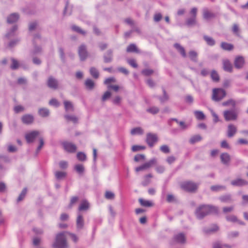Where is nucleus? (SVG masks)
I'll return each instance as SVG.
<instances>
[{
    "label": "nucleus",
    "mask_w": 248,
    "mask_h": 248,
    "mask_svg": "<svg viewBox=\"0 0 248 248\" xmlns=\"http://www.w3.org/2000/svg\"><path fill=\"white\" fill-rule=\"evenodd\" d=\"M77 158L78 160L81 161H84L86 159V155L83 152H78L77 155Z\"/></svg>",
    "instance_id": "ea45409f"
},
{
    "label": "nucleus",
    "mask_w": 248,
    "mask_h": 248,
    "mask_svg": "<svg viewBox=\"0 0 248 248\" xmlns=\"http://www.w3.org/2000/svg\"><path fill=\"white\" fill-rule=\"evenodd\" d=\"M75 169L78 173H83L84 171V167L83 165L78 164L75 166Z\"/></svg>",
    "instance_id": "79ce46f5"
},
{
    "label": "nucleus",
    "mask_w": 248,
    "mask_h": 248,
    "mask_svg": "<svg viewBox=\"0 0 248 248\" xmlns=\"http://www.w3.org/2000/svg\"><path fill=\"white\" fill-rule=\"evenodd\" d=\"M221 202H229L232 201L231 196L230 195H225L220 197V198Z\"/></svg>",
    "instance_id": "864d4df0"
},
{
    "label": "nucleus",
    "mask_w": 248,
    "mask_h": 248,
    "mask_svg": "<svg viewBox=\"0 0 248 248\" xmlns=\"http://www.w3.org/2000/svg\"><path fill=\"white\" fill-rule=\"evenodd\" d=\"M112 51L111 50H108L107 52V55L108 56H104V62H105L108 63L109 62L112 60Z\"/></svg>",
    "instance_id": "e433bc0d"
},
{
    "label": "nucleus",
    "mask_w": 248,
    "mask_h": 248,
    "mask_svg": "<svg viewBox=\"0 0 248 248\" xmlns=\"http://www.w3.org/2000/svg\"><path fill=\"white\" fill-rule=\"evenodd\" d=\"M180 186L183 190L188 192L194 193L198 189L199 184L192 181H187L181 182Z\"/></svg>",
    "instance_id": "7ed1b4c3"
},
{
    "label": "nucleus",
    "mask_w": 248,
    "mask_h": 248,
    "mask_svg": "<svg viewBox=\"0 0 248 248\" xmlns=\"http://www.w3.org/2000/svg\"><path fill=\"white\" fill-rule=\"evenodd\" d=\"M39 132L33 131L28 133L25 135V139L28 143L32 142L34 139L39 135Z\"/></svg>",
    "instance_id": "9d476101"
},
{
    "label": "nucleus",
    "mask_w": 248,
    "mask_h": 248,
    "mask_svg": "<svg viewBox=\"0 0 248 248\" xmlns=\"http://www.w3.org/2000/svg\"><path fill=\"white\" fill-rule=\"evenodd\" d=\"M89 208V203L86 200H84L81 202V203L80 204L79 207H78V210L79 211H85L87 210Z\"/></svg>",
    "instance_id": "5701e85b"
},
{
    "label": "nucleus",
    "mask_w": 248,
    "mask_h": 248,
    "mask_svg": "<svg viewBox=\"0 0 248 248\" xmlns=\"http://www.w3.org/2000/svg\"><path fill=\"white\" fill-rule=\"evenodd\" d=\"M78 197L75 196L71 198L70 203L68 206V208H71L73 205L75 204L78 201Z\"/></svg>",
    "instance_id": "a18cd8bd"
},
{
    "label": "nucleus",
    "mask_w": 248,
    "mask_h": 248,
    "mask_svg": "<svg viewBox=\"0 0 248 248\" xmlns=\"http://www.w3.org/2000/svg\"><path fill=\"white\" fill-rule=\"evenodd\" d=\"M220 160L222 163L228 165L231 161V156L227 153H222L220 155Z\"/></svg>",
    "instance_id": "4468645a"
},
{
    "label": "nucleus",
    "mask_w": 248,
    "mask_h": 248,
    "mask_svg": "<svg viewBox=\"0 0 248 248\" xmlns=\"http://www.w3.org/2000/svg\"><path fill=\"white\" fill-rule=\"evenodd\" d=\"M65 118L68 121H72L74 123L78 122V118L75 116L66 115Z\"/></svg>",
    "instance_id": "09e8293b"
},
{
    "label": "nucleus",
    "mask_w": 248,
    "mask_h": 248,
    "mask_svg": "<svg viewBox=\"0 0 248 248\" xmlns=\"http://www.w3.org/2000/svg\"><path fill=\"white\" fill-rule=\"evenodd\" d=\"M194 114L196 118L198 120H203L205 118V115L201 111H195Z\"/></svg>",
    "instance_id": "c9c22d12"
},
{
    "label": "nucleus",
    "mask_w": 248,
    "mask_h": 248,
    "mask_svg": "<svg viewBox=\"0 0 248 248\" xmlns=\"http://www.w3.org/2000/svg\"><path fill=\"white\" fill-rule=\"evenodd\" d=\"M27 189L26 188H24L23 189V190L22 191L21 194H20V195L19 196L18 199H17V201L18 202L21 201L23 199V198H24L25 195L27 193Z\"/></svg>",
    "instance_id": "13d9d810"
},
{
    "label": "nucleus",
    "mask_w": 248,
    "mask_h": 248,
    "mask_svg": "<svg viewBox=\"0 0 248 248\" xmlns=\"http://www.w3.org/2000/svg\"><path fill=\"white\" fill-rule=\"evenodd\" d=\"M128 64L134 68H137L138 64L134 59H129L127 61Z\"/></svg>",
    "instance_id": "bf43d9fd"
},
{
    "label": "nucleus",
    "mask_w": 248,
    "mask_h": 248,
    "mask_svg": "<svg viewBox=\"0 0 248 248\" xmlns=\"http://www.w3.org/2000/svg\"><path fill=\"white\" fill-rule=\"evenodd\" d=\"M174 239L176 242L181 243H185L186 241L185 236L183 233H179L176 235L174 237Z\"/></svg>",
    "instance_id": "cd10ccee"
},
{
    "label": "nucleus",
    "mask_w": 248,
    "mask_h": 248,
    "mask_svg": "<svg viewBox=\"0 0 248 248\" xmlns=\"http://www.w3.org/2000/svg\"><path fill=\"white\" fill-rule=\"evenodd\" d=\"M235 105V101L232 99H229L226 101H225L223 102L222 105L224 106H234Z\"/></svg>",
    "instance_id": "49530a36"
},
{
    "label": "nucleus",
    "mask_w": 248,
    "mask_h": 248,
    "mask_svg": "<svg viewBox=\"0 0 248 248\" xmlns=\"http://www.w3.org/2000/svg\"><path fill=\"white\" fill-rule=\"evenodd\" d=\"M48 87L53 89H56L58 86V83L56 79L50 77L48 78L47 82Z\"/></svg>",
    "instance_id": "dca6fc26"
},
{
    "label": "nucleus",
    "mask_w": 248,
    "mask_h": 248,
    "mask_svg": "<svg viewBox=\"0 0 248 248\" xmlns=\"http://www.w3.org/2000/svg\"><path fill=\"white\" fill-rule=\"evenodd\" d=\"M174 46L183 57L185 58L186 57V55L185 49L183 46L177 43L175 44Z\"/></svg>",
    "instance_id": "b1692460"
},
{
    "label": "nucleus",
    "mask_w": 248,
    "mask_h": 248,
    "mask_svg": "<svg viewBox=\"0 0 248 248\" xmlns=\"http://www.w3.org/2000/svg\"><path fill=\"white\" fill-rule=\"evenodd\" d=\"M59 166L62 169H66L68 167V163L65 161H62L59 163Z\"/></svg>",
    "instance_id": "69168bd1"
},
{
    "label": "nucleus",
    "mask_w": 248,
    "mask_h": 248,
    "mask_svg": "<svg viewBox=\"0 0 248 248\" xmlns=\"http://www.w3.org/2000/svg\"><path fill=\"white\" fill-rule=\"evenodd\" d=\"M52 247L53 248H67L68 244L65 232L56 234Z\"/></svg>",
    "instance_id": "f03ea898"
},
{
    "label": "nucleus",
    "mask_w": 248,
    "mask_h": 248,
    "mask_svg": "<svg viewBox=\"0 0 248 248\" xmlns=\"http://www.w3.org/2000/svg\"><path fill=\"white\" fill-rule=\"evenodd\" d=\"M130 133L132 135H142L143 133V130L141 127H137L132 129Z\"/></svg>",
    "instance_id": "bb28decb"
},
{
    "label": "nucleus",
    "mask_w": 248,
    "mask_h": 248,
    "mask_svg": "<svg viewBox=\"0 0 248 248\" xmlns=\"http://www.w3.org/2000/svg\"><path fill=\"white\" fill-rule=\"evenodd\" d=\"M218 209L217 207L210 205L200 206L196 211V215L199 218H202L210 214H217Z\"/></svg>",
    "instance_id": "f257e3e1"
},
{
    "label": "nucleus",
    "mask_w": 248,
    "mask_h": 248,
    "mask_svg": "<svg viewBox=\"0 0 248 248\" xmlns=\"http://www.w3.org/2000/svg\"><path fill=\"white\" fill-rule=\"evenodd\" d=\"M225 187L222 186H213L211 187L212 191H217L225 189Z\"/></svg>",
    "instance_id": "3c124183"
},
{
    "label": "nucleus",
    "mask_w": 248,
    "mask_h": 248,
    "mask_svg": "<svg viewBox=\"0 0 248 248\" xmlns=\"http://www.w3.org/2000/svg\"><path fill=\"white\" fill-rule=\"evenodd\" d=\"M210 76L214 82H217L219 81L220 79L218 73L216 70H213L211 72Z\"/></svg>",
    "instance_id": "a878e982"
},
{
    "label": "nucleus",
    "mask_w": 248,
    "mask_h": 248,
    "mask_svg": "<svg viewBox=\"0 0 248 248\" xmlns=\"http://www.w3.org/2000/svg\"><path fill=\"white\" fill-rule=\"evenodd\" d=\"M85 84L87 88L89 89H92L94 87V83L92 80L88 79L86 80Z\"/></svg>",
    "instance_id": "a19ab883"
},
{
    "label": "nucleus",
    "mask_w": 248,
    "mask_h": 248,
    "mask_svg": "<svg viewBox=\"0 0 248 248\" xmlns=\"http://www.w3.org/2000/svg\"><path fill=\"white\" fill-rule=\"evenodd\" d=\"M226 220L228 221L231 222L232 223H237L239 225H245V223L244 222L238 219L237 217L233 215H229L226 217Z\"/></svg>",
    "instance_id": "ddd939ff"
},
{
    "label": "nucleus",
    "mask_w": 248,
    "mask_h": 248,
    "mask_svg": "<svg viewBox=\"0 0 248 248\" xmlns=\"http://www.w3.org/2000/svg\"><path fill=\"white\" fill-rule=\"evenodd\" d=\"M115 79L114 78H109L107 79L104 81V83L106 85H107L108 86H110L109 84L111 82H115Z\"/></svg>",
    "instance_id": "680f3d73"
},
{
    "label": "nucleus",
    "mask_w": 248,
    "mask_h": 248,
    "mask_svg": "<svg viewBox=\"0 0 248 248\" xmlns=\"http://www.w3.org/2000/svg\"><path fill=\"white\" fill-rule=\"evenodd\" d=\"M175 201V197L172 194H168L167 196V201L168 202H173Z\"/></svg>",
    "instance_id": "774afa93"
},
{
    "label": "nucleus",
    "mask_w": 248,
    "mask_h": 248,
    "mask_svg": "<svg viewBox=\"0 0 248 248\" xmlns=\"http://www.w3.org/2000/svg\"><path fill=\"white\" fill-rule=\"evenodd\" d=\"M160 149L164 153H169L170 151L169 147L166 145H163L160 146Z\"/></svg>",
    "instance_id": "4d7b16f0"
},
{
    "label": "nucleus",
    "mask_w": 248,
    "mask_h": 248,
    "mask_svg": "<svg viewBox=\"0 0 248 248\" xmlns=\"http://www.w3.org/2000/svg\"><path fill=\"white\" fill-rule=\"evenodd\" d=\"M40 115L42 117H46L49 115V110L46 108H42L39 110Z\"/></svg>",
    "instance_id": "f704fd0d"
},
{
    "label": "nucleus",
    "mask_w": 248,
    "mask_h": 248,
    "mask_svg": "<svg viewBox=\"0 0 248 248\" xmlns=\"http://www.w3.org/2000/svg\"><path fill=\"white\" fill-rule=\"evenodd\" d=\"M221 47L223 49L228 51H231L233 49V46L232 44L226 42H222Z\"/></svg>",
    "instance_id": "393cba45"
},
{
    "label": "nucleus",
    "mask_w": 248,
    "mask_h": 248,
    "mask_svg": "<svg viewBox=\"0 0 248 248\" xmlns=\"http://www.w3.org/2000/svg\"><path fill=\"white\" fill-rule=\"evenodd\" d=\"M141 73L143 75L148 76L152 75L154 73V71L152 69H146L143 70Z\"/></svg>",
    "instance_id": "603ef678"
},
{
    "label": "nucleus",
    "mask_w": 248,
    "mask_h": 248,
    "mask_svg": "<svg viewBox=\"0 0 248 248\" xmlns=\"http://www.w3.org/2000/svg\"><path fill=\"white\" fill-rule=\"evenodd\" d=\"M110 96H111V93L109 92H108V91L106 92L102 96V101H105L107 99L109 98L110 97Z\"/></svg>",
    "instance_id": "0e129e2a"
},
{
    "label": "nucleus",
    "mask_w": 248,
    "mask_h": 248,
    "mask_svg": "<svg viewBox=\"0 0 248 248\" xmlns=\"http://www.w3.org/2000/svg\"><path fill=\"white\" fill-rule=\"evenodd\" d=\"M196 22V17H192L191 18H188L186 21V24L188 25H194Z\"/></svg>",
    "instance_id": "8fccbe9b"
},
{
    "label": "nucleus",
    "mask_w": 248,
    "mask_h": 248,
    "mask_svg": "<svg viewBox=\"0 0 248 248\" xmlns=\"http://www.w3.org/2000/svg\"><path fill=\"white\" fill-rule=\"evenodd\" d=\"M202 139V138L200 135H194L191 137V138L189 140V142L191 144H194L196 142L201 141Z\"/></svg>",
    "instance_id": "c756f323"
},
{
    "label": "nucleus",
    "mask_w": 248,
    "mask_h": 248,
    "mask_svg": "<svg viewBox=\"0 0 248 248\" xmlns=\"http://www.w3.org/2000/svg\"><path fill=\"white\" fill-rule=\"evenodd\" d=\"M216 16L214 13L209 11L207 9H204L203 11V17L206 20L213 18Z\"/></svg>",
    "instance_id": "aec40b11"
},
{
    "label": "nucleus",
    "mask_w": 248,
    "mask_h": 248,
    "mask_svg": "<svg viewBox=\"0 0 248 248\" xmlns=\"http://www.w3.org/2000/svg\"><path fill=\"white\" fill-rule=\"evenodd\" d=\"M66 232V235L67 236V235H69L74 242H77L78 237L75 234L70 233L68 232Z\"/></svg>",
    "instance_id": "052dcab7"
},
{
    "label": "nucleus",
    "mask_w": 248,
    "mask_h": 248,
    "mask_svg": "<svg viewBox=\"0 0 248 248\" xmlns=\"http://www.w3.org/2000/svg\"><path fill=\"white\" fill-rule=\"evenodd\" d=\"M114 194L109 191H107L105 193V198L107 199L112 200L114 198Z\"/></svg>",
    "instance_id": "de8ad7c7"
},
{
    "label": "nucleus",
    "mask_w": 248,
    "mask_h": 248,
    "mask_svg": "<svg viewBox=\"0 0 248 248\" xmlns=\"http://www.w3.org/2000/svg\"><path fill=\"white\" fill-rule=\"evenodd\" d=\"M127 52H135L137 53H140V51L137 48L136 45L134 44H130L126 48Z\"/></svg>",
    "instance_id": "412c9836"
},
{
    "label": "nucleus",
    "mask_w": 248,
    "mask_h": 248,
    "mask_svg": "<svg viewBox=\"0 0 248 248\" xmlns=\"http://www.w3.org/2000/svg\"><path fill=\"white\" fill-rule=\"evenodd\" d=\"M203 39L208 45L213 46L215 44V41L214 39L207 35H204Z\"/></svg>",
    "instance_id": "c85d7f7f"
},
{
    "label": "nucleus",
    "mask_w": 248,
    "mask_h": 248,
    "mask_svg": "<svg viewBox=\"0 0 248 248\" xmlns=\"http://www.w3.org/2000/svg\"><path fill=\"white\" fill-rule=\"evenodd\" d=\"M159 109L156 107H152L147 109V111L152 114H155L159 112Z\"/></svg>",
    "instance_id": "58836bf2"
},
{
    "label": "nucleus",
    "mask_w": 248,
    "mask_h": 248,
    "mask_svg": "<svg viewBox=\"0 0 248 248\" xmlns=\"http://www.w3.org/2000/svg\"><path fill=\"white\" fill-rule=\"evenodd\" d=\"M162 18V15L160 13H157L154 15V19L155 22L159 21Z\"/></svg>",
    "instance_id": "338daca9"
},
{
    "label": "nucleus",
    "mask_w": 248,
    "mask_h": 248,
    "mask_svg": "<svg viewBox=\"0 0 248 248\" xmlns=\"http://www.w3.org/2000/svg\"><path fill=\"white\" fill-rule=\"evenodd\" d=\"M232 185L233 186H242L248 185V182L245 179L238 178L231 182Z\"/></svg>",
    "instance_id": "f8f14e48"
},
{
    "label": "nucleus",
    "mask_w": 248,
    "mask_h": 248,
    "mask_svg": "<svg viewBox=\"0 0 248 248\" xmlns=\"http://www.w3.org/2000/svg\"><path fill=\"white\" fill-rule=\"evenodd\" d=\"M84 225V218L82 215H78L76 220V225L78 230L83 228Z\"/></svg>",
    "instance_id": "a211bd4d"
},
{
    "label": "nucleus",
    "mask_w": 248,
    "mask_h": 248,
    "mask_svg": "<svg viewBox=\"0 0 248 248\" xmlns=\"http://www.w3.org/2000/svg\"><path fill=\"white\" fill-rule=\"evenodd\" d=\"M12 64L11 66V68L12 69H16L18 67L19 64L18 62L14 59H12Z\"/></svg>",
    "instance_id": "5fc2aeb1"
},
{
    "label": "nucleus",
    "mask_w": 248,
    "mask_h": 248,
    "mask_svg": "<svg viewBox=\"0 0 248 248\" xmlns=\"http://www.w3.org/2000/svg\"><path fill=\"white\" fill-rule=\"evenodd\" d=\"M188 54L189 58L191 59V60L194 62L197 61L198 54L196 51L194 50H191L189 52Z\"/></svg>",
    "instance_id": "473e14b6"
},
{
    "label": "nucleus",
    "mask_w": 248,
    "mask_h": 248,
    "mask_svg": "<svg viewBox=\"0 0 248 248\" xmlns=\"http://www.w3.org/2000/svg\"><path fill=\"white\" fill-rule=\"evenodd\" d=\"M19 18V16L17 14L14 13L10 15L7 18V22L9 23H12L17 21Z\"/></svg>",
    "instance_id": "4be33fe9"
},
{
    "label": "nucleus",
    "mask_w": 248,
    "mask_h": 248,
    "mask_svg": "<svg viewBox=\"0 0 248 248\" xmlns=\"http://www.w3.org/2000/svg\"><path fill=\"white\" fill-rule=\"evenodd\" d=\"M226 92L222 88H214L212 90V99L215 101H219L226 95Z\"/></svg>",
    "instance_id": "20e7f679"
},
{
    "label": "nucleus",
    "mask_w": 248,
    "mask_h": 248,
    "mask_svg": "<svg viewBox=\"0 0 248 248\" xmlns=\"http://www.w3.org/2000/svg\"><path fill=\"white\" fill-rule=\"evenodd\" d=\"M225 120L228 121L231 120H235L237 117V114L234 110H226L223 113Z\"/></svg>",
    "instance_id": "0eeeda50"
},
{
    "label": "nucleus",
    "mask_w": 248,
    "mask_h": 248,
    "mask_svg": "<svg viewBox=\"0 0 248 248\" xmlns=\"http://www.w3.org/2000/svg\"><path fill=\"white\" fill-rule=\"evenodd\" d=\"M90 74L95 78H97L99 77V73L97 70L94 67H92L90 69Z\"/></svg>",
    "instance_id": "4c0bfd02"
},
{
    "label": "nucleus",
    "mask_w": 248,
    "mask_h": 248,
    "mask_svg": "<svg viewBox=\"0 0 248 248\" xmlns=\"http://www.w3.org/2000/svg\"><path fill=\"white\" fill-rule=\"evenodd\" d=\"M245 63L244 58L242 56H237L235 58L234 64L235 68L239 69L242 68Z\"/></svg>",
    "instance_id": "9b49d317"
},
{
    "label": "nucleus",
    "mask_w": 248,
    "mask_h": 248,
    "mask_svg": "<svg viewBox=\"0 0 248 248\" xmlns=\"http://www.w3.org/2000/svg\"><path fill=\"white\" fill-rule=\"evenodd\" d=\"M66 172L64 171H57L55 173V175L57 179H61L66 177Z\"/></svg>",
    "instance_id": "7c9ffc66"
},
{
    "label": "nucleus",
    "mask_w": 248,
    "mask_h": 248,
    "mask_svg": "<svg viewBox=\"0 0 248 248\" xmlns=\"http://www.w3.org/2000/svg\"><path fill=\"white\" fill-rule=\"evenodd\" d=\"M213 248H231V247L228 245L221 246L220 244L217 243L214 244Z\"/></svg>",
    "instance_id": "6e6d98bb"
},
{
    "label": "nucleus",
    "mask_w": 248,
    "mask_h": 248,
    "mask_svg": "<svg viewBox=\"0 0 248 248\" xmlns=\"http://www.w3.org/2000/svg\"><path fill=\"white\" fill-rule=\"evenodd\" d=\"M139 202L140 204L143 206L150 207L153 205V203L147 200H144L142 199H139Z\"/></svg>",
    "instance_id": "72a5a7b5"
},
{
    "label": "nucleus",
    "mask_w": 248,
    "mask_h": 248,
    "mask_svg": "<svg viewBox=\"0 0 248 248\" xmlns=\"http://www.w3.org/2000/svg\"><path fill=\"white\" fill-rule=\"evenodd\" d=\"M78 53L81 61L85 60L88 55L86 46L84 45H82L79 47Z\"/></svg>",
    "instance_id": "1a4fd4ad"
},
{
    "label": "nucleus",
    "mask_w": 248,
    "mask_h": 248,
    "mask_svg": "<svg viewBox=\"0 0 248 248\" xmlns=\"http://www.w3.org/2000/svg\"><path fill=\"white\" fill-rule=\"evenodd\" d=\"M156 159L153 158V159L150 160L148 162H146V163H144L142 165L140 166H139L138 167H137L135 169V170H136V172H139V171H141V170H146L147 169L150 168L152 166L156 164Z\"/></svg>",
    "instance_id": "39448f33"
},
{
    "label": "nucleus",
    "mask_w": 248,
    "mask_h": 248,
    "mask_svg": "<svg viewBox=\"0 0 248 248\" xmlns=\"http://www.w3.org/2000/svg\"><path fill=\"white\" fill-rule=\"evenodd\" d=\"M72 29L73 31L80 33L83 35H85L86 34V32L81 29L79 27L74 25L72 27Z\"/></svg>",
    "instance_id": "c03bdc74"
},
{
    "label": "nucleus",
    "mask_w": 248,
    "mask_h": 248,
    "mask_svg": "<svg viewBox=\"0 0 248 248\" xmlns=\"http://www.w3.org/2000/svg\"><path fill=\"white\" fill-rule=\"evenodd\" d=\"M223 67L225 71L232 72V65L228 60H224L223 61Z\"/></svg>",
    "instance_id": "f3484780"
},
{
    "label": "nucleus",
    "mask_w": 248,
    "mask_h": 248,
    "mask_svg": "<svg viewBox=\"0 0 248 248\" xmlns=\"http://www.w3.org/2000/svg\"><path fill=\"white\" fill-rule=\"evenodd\" d=\"M146 147L145 146H141V145H133L132 147V151L133 152H137L140 150H143L145 149Z\"/></svg>",
    "instance_id": "37998d69"
},
{
    "label": "nucleus",
    "mask_w": 248,
    "mask_h": 248,
    "mask_svg": "<svg viewBox=\"0 0 248 248\" xmlns=\"http://www.w3.org/2000/svg\"><path fill=\"white\" fill-rule=\"evenodd\" d=\"M62 145L64 149L68 153H73L77 150L76 145L71 142L63 141L62 142Z\"/></svg>",
    "instance_id": "423d86ee"
},
{
    "label": "nucleus",
    "mask_w": 248,
    "mask_h": 248,
    "mask_svg": "<svg viewBox=\"0 0 248 248\" xmlns=\"http://www.w3.org/2000/svg\"><path fill=\"white\" fill-rule=\"evenodd\" d=\"M21 120L24 124H29L33 122L34 118L31 115L26 114L22 116Z\"/></svg>",
    "instance_id": "6ab92c4d"
},
{
    "label": "nucleus",
    "mask_w": 248,
    "mask_h": 248,
    "mask_svg": "<svg viewBox=\"0 0 248 248\" xmlns=\"http://www.w3.org/2000/svg\"><path fill=\"white\" fill-rule=\"evenodd\" d=\"M237 132V127L233 124H230L228 126L227 137L228 138L232 137Z\"/></svg>",
    "instance_id": "2eb2a0df"
},
{
    "label": "nucleus",
    "mask_w": 248,
    "mask_h": 248,
    "mask_svg": "<svg viewBox=\"0 0 248 248\" xmlns=\"http://www.w3.org/2000/svg\"><path fill=\"white\" fill-rule=\"evenodd\" d=\"M63 103L64 105V108L66 111H73L74 110L73 106L71 102L68 101H64Z\"/></svg>",
    "instance_id": "2f4dec72"
},
{
    "label": "nucleus",
    "mask_w": 248,
    "mask_h": 248,
    "mask_svg": "<svg viewBox=\"0 0 248 248\" xmlns=\"http://www.w3.org/2000/svg\"><path fill=\"white\" fill-rule=\"evenodd\" d=\"M145 158L144 155H137L134 157V161L136 162H139L140 160H143Z\"/></svg>",
    "instance_id": "e2e57ef3"
},
{
    "label": "nucleus",
    "mask_w": 248,
    "mask_h": 248,
    "mask_svg": "<svg viewBox=\"0 0 248 248\" xmlns=\"http://www.w3.org/2000/svg\"><path fill=\"white\" fill-rule=\"evenodd\" d=\"M157 140V135L155 134L148 133L146 135V142L150 147H153Z\"/></svg>",
    "instance_id": "6e6552de"
}]
</instances>
